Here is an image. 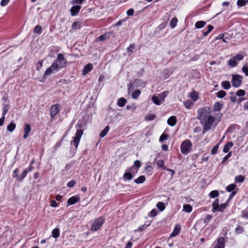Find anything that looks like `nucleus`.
<instances>
[{"label":"nucleus","instance_id":"nucleus-55","mask_svg":"<svg viewBox=\"0 0 248 248\" xmlns=\"http://www.w3.org/2000/svg\"><path fill=\"white\" fill-rule=\"evenodd\" d=\"M18 172H19L18 169H16L13 171V174L12 175L13 177L16 178L17 181H18V177L19 176V175H18Z\"/></svg>","mask_w":248,"mask_h":248},{"label":"nucleus","instance_id":"nucleus-5","mask_svg":"<svg viewBox=\"0 0 248 248\" xmlns=\"http://www.w3.org/2000/svg\"><path fill=\"white\" fill-rule=\"evenodd\" d=\"M105 218L103 217H100L95 219L92 224L91 230L93 232L99 230L104 223Z\"/></svg>","mask_w":248,"mask_h":248},{"label":"nucleus","instance_id":"nucleus-32","mask_svg":"<svg viewBox=\"0 0 248 248\" xmlns=\"http://www.w3.org/2000/svg\"><path fill=\"white\" fill-rule=\"evenodd\" d=\"M145 181V177L143 176H140L137 179L134 180V182L136 184H142Z\"/></svg>","mask_w":248,"mask_h":248},{"label":"nucleus","instance_id":"nucleus-3","mask_svg":"<svg viewBox=\"0 0 248 248\" xmlns=\"http://www.w3.org/2000/svg\"><path fill=\"white\" fill-rule=\"evenodd\" d=\"M58 67L60 70L61 69L64 68L67 65V61L65 59L62 53L58 54L56 60L53 62Z\"/></svg>","mask_w":248,"mask_h":248},{"label":"nucleus","instance_id":"nucleus-11","mask_svg":"<svg viewBox=\"0 0 248 248\" xmlns=\"http://www.w3.org/2000/svg\"><path fill=\"white\" fill-rule=\"evenodd\" d=\"M80 201V198L78 195H75L70 198L67 202V206L73 205Z\"/></svg>","mask_w":248,"mask_h":248},{"label":"nucleus","instance_id":"nucleus-25","mask_svg":"<svg viewBox=\"0 0 248 248\" xmlns=\"http://www.w3.org/2000/svg\"><path fill=\"white\" fill-rule=\"evenodd\" d=\"M126 103V100L124 97H121L118 100L117 104L120 107H123L125 106Z\"/></svg>","mask_w":248,"mask_h":248},{"label":"nucleus","instance_id":"nucleus-49","mask_svg":"<svg viewBox=\"0 0 248 248\" xmlns=\"http://www.w3.org/2000/svg\"><path fill=\"white\" fill-rule=\"evenodd\" d=\"M157 214V211L155 209L152 210L148 214V216L152 217H155Z\"/></svg>","mask_w":248,"mask_h":248},{"label":"nucleus","instance_id":"nucleus-26","mask_svg":"<svg viewBox=\"0 0 248 248\" xmlns=\"http://www.w3.org/2000/svg\"><path fill=\"white\" fill-rule=\"evenodd\" d=\"M16 127V124L13 122H11L10 124L7 126V130L10 132H12L14 131Z\"/></svg>","mask_w":248,"mask_h":248},{"label":"nucleus","instance_id":"nucleus-48","mask_svg":"<svg viewBox=\"0 0 248 248\" xmlns=\"http://www.w3.org/2000/svg\"><path fill=\"white\" fill-rule=\"evenodd\" d=\"M236 186L234 184H230L226 187V189L228 192L232 191L235 188Z\"/></svg>","mask_w":248,"mask_h":248},{"label":"nucleus","instance_id":"nucleus-46","mask_svg":"<svg viewBox=\"0 0 248 248\" xmlns=\"http://www.w3.org/2000/svg\"><path fill=\"white\" fill-rule=\"evenodd\" d=\"M227 206L228 203L227 202L223 204H221L220 205H219V208L218 209L217 211L222 212L227 207Z\"/></svg>","mask_w":248,"mask_h":248},{"label":"nucleus","instance_id":"nucleus-7","mask_svg":"<svg viewBox=\"0 0 248 248\" xmlns=\"http://www.w3.org/2000/svg\"><path fill=\"white\" fill-rule=\"evenodd\" d=\"M243 77L238 74H233L232 78V85L236 88L239 87L242 84Z\"/></svg>","mask_w":248,"mask_h":248},{"label":"nucleus","instance_id":"nucleus-44","mask_svg":"<svg viewBox=\"0 0 248 248\" xmlns=\"http://www.w3.org/2000/svg\"><path fill=\"white\" fill-rule=\"evenodd\" d=\"M9 106L8 105H4L2 108V116L5 117V115L7 113Z\"/></svg>","mask_w":248,"mask_h":248},{"label":"nucleus","instance_id":"nucleus-42","mask_svg":"<svg viewBox=\"0 0 248 248\" xmlns=\"http://www.w3.org/2000/svg\"><path fill=\"white\" fill-rule=\"evenodd\" d=\"M244 180H245L244 176H243L241 175H237L235 177V181L236 182H237V183H242L244 182Z\"/></svg>","mask_w":248,"mask_h":248},{"label":"nucleus","instance_id":"nucleus-35","mask_svg":"<svg viewBox=\"0 0 248 248\" xmlns=\"http://www.w3.org/2000/svg\"><path fill=\"white\" fill-rule=\"evenodd\" d=\"M42 28L41 26L36 25L34 28L33 32L35 34H40L42 32Z\"/></svg>","mask_w":248,"mask_h":248},{"label":"nucleus","instance_id":"nucleus-18","mask_svg":"<svg viewBox=\"0 0 248 248\" xmlns=\"http://www.w3.org/2000/svg\"><path fill=\"white\" fill-rule=\"evenodd\" d=\"M177 123V118L175 116H170L167 120L168 124L171 126H174Z\"/></svg>","mask_w":248,"mask_h":248},{"label":"nucleus","instance_id":"nucleus-60","mask_svg":"<svg viewBox=\"0 0 248 248\" xmlns=\"http://www.w3.org/2000/svg\"><path fill=\"white\" fill-rule=\"evenodd\" d=\"M212 217L211 215H207L205 216V219H204V222L206 224H207L208 222L212 219Z\"/></svg>","mask_w":248,"mask_h":248},{"label":"nucleus","instance_id":"nucleus-38","mask_svg":"<svg viewBox=\"0 0 248 248\" xmlns=\"http://www.w3.org/2000/svg\"><path fill=\"white\" fill-rule=\"evenodd\" d=\"M109 130V127L108 126H107L103 130V131L101 132L100 136L101 138L104 137L107 133L108 132Z\"/></svg>","mask_w":248,"mask_h":248},{"label":"nucleus","instance_id":"nucleus-34","mask_svg":"<svg viewBox=\"0 0 248 248\" xmlns=\"http://www.w3.org/2000/svg\"><path fill=\"white\" fill-rule=\"evenodd\" d=\"M156 165L157 167L159 168H161L162 170H166L167 168H166L164 166V162L163 160H159L156 162Z\"/></svg>","mask_w":248,"mask_h":248},{"label":"nucleus","instance_id":"nucleus-20","mask_svg":"<svg viewBox=\"0 0 248 248\" xmlns=\"http://www.w3.org/2000/svg\"><path fill=\"white\" fill-rule=\"evenodd\" d=\"M93 69V65L91 63L86 65L82 70V74L85 75L90 72Z\"/></svg>","mask_w":248,"mask_h":248},{"label":"nucleus","instance_id":"nucleus-16","mask_svg":"<svg viewBox=\"0 0 248 248\" xmlns=\"http://www.w3.org/2000/svg\"><path fill=\"white\" fill-rule=\"evenodd\" d=\"M80 9H81V6H80L79 5H75V6H72L70 9L71 16H75L76 15H77V14L78 13Z\"/></svg>","mask_w":248,"mask_h":248},{"label":"nucleus","instance_id":"nucleus-63","mask_svg":"<svg viewBox=\"0 0 248 248\" xmlns=\"http://www.w3.org/2000/svg\"><path fill=\"white\" fill-rule=\"evenodd\" d=\"M79 25L78 22H75L72 25V28L73 30H76L79 27Z\"/></svg>","mask_w":248,"mask_h":248},{"label":"nucleus","instance_id":"nucleus-31","mask_svg":"<svg viewBox=\"0 0 248 248\" xmlns=\"http://www.w3.org/2000/svg\"><path fill=\"white\" fill-rule=\"evenodd\" d=\"M177 22H178V20H177V18H176V17L172 18L170 22V28L172 29L174 28L177 26Z\"/></svg>","mask_w":248,"mask_h":248},{"label":"nucleus","instance_id":"nucleus-43","mask_svg":"<svg viewBox=\"0 0 248 248\" xmlns=\"http://www.w3.org/2000/svg\"><path fill=\"white\" fill-rule=\"evenodd\" d=\"M244 232L243 227L240 226H237L235 229V232L237 234H239L243 233Z\"/></svg>","mask_w":248,"mask_h":248},{"label":"nucleus","instance_id":"nucleus-51","mask_svg":"<svg viewBox=\"0 0 248 248\" xmlns=\"http://www.w3.org/2000/svg\"><path fill=\"white\" fill-rule=\"evenodd\" d=\"M139 81V80L136 79L134 80L133 84L132 83H130L129 86H128V93H129L132 90V89H131V88H132L133 87V84H136V85H138Z\"/></svg>","mask_w":248,"mask_h":248},{"label":"nucleus","instance_id":"nucleus-19","mask_svg":"<svg viewBox=\"0 0 248 248\" xmlns=\"http://www.w3.org/2000/svg\"><path fill=\"white\" fill-rule=\"evenodd\" d=\"M133 172H134V171H132L131 172H125L123 175V179L125 181L127 180H131L133 178V176L135 175L133 173Z\"/></svg>","mask_w":248,"mask_h":248},{"label":"nucleus","instance_id":"nucleus-21","mask_svg":"<svg viewBox=\"0 0 248 248\" xmlns=\"http://www.w3.org/2000/svg\"><path fill=\"white\" fill-rule=\"evenodd\" d=\"M183 104L187 109H190L194 105V102L190 100H186L183 101Z\"/></svg>","mask_w":248,"mask_h":248},{"label":"nucleus","instance_id":"nucleus-15","mask_svg":"<svg viewBox=\"0 0 248 248\" xmlns=\"http://www.w3.org/2000/svg\"><path fill=\"white\" fill-rule=\"evenodd\" d=\"M188 96L192 99V101L195 102L199 99V92L193 90L189 93Z\"/></svg>","mask_w":248,"mask_h":248},{"label":"nucleus","instance_id":"nucleus-29","mask_svg":"<svg viewBox=\"0 0 248 248\" xmlns=\"http://www.w3.org/2000/svg\"><path fill=\"white\" fill-rule=\"evenodd\" d=\"M60 234V231L59 229L55 228L53 229L52 231V236L55 238H57L59 237Z\"/></svg>","mask_w":248,"mask_h":248},{"label":"nucleus","instance_id":"nucleus-27","mask_svg":"<svg viewBox=\"0 0 248 248\" xmlns=\"http://www.w3.org/2000/svg\"><path fill=\"white\" fill-rule=\"evenodd\" d=\"M221 86L225 90H229L231 88L230 81L225 80L221 82Z\"/></svg>","mask_w":248,"mask_h":248},{"label":"nucleus","instance_id":"nucleus-36","mask_svg":"<svg viewBox=\"0 0 248 248\" xmlns=\"http://www.w3.org/2000/svg\"><path fill=\"white\" fill-rule=\"evenodd\" d=\"M155 118V115L154 114H147L145 116V120L146 121H153Z\"/></svg>","mask_w":248,"mask_h":248},{"label":"nucleus","instance_id":"nucleus-24","mask_svg":"<svg viewBox=\"0 0 248 248\" xmlns=\"http://www.w3.org/2000/svg\"><path fill=\"white\" fill-rule=\"evenodd\" d=\"M219 200L218 199H217L215 200L214 202L212 203V211L213 212H215L216 211H217L218 210V209L219 208Z\"/></svg>","mask_w":248,"mask_h":248},{"label":"nucleus","instance_id":"nucleus-56","mask_svg":"<svg viewBox=\"0 0 248 248\" xmlns=\"http://www.w3.org/2000/svg\"><path fill=\"white\" fill-rule=\"evenodd\" d=\"M86 1V0H72L71 2V3L72 4H82L83 2H84Z\"/></svg>","mask_w":248,"mask_h":248},{"label":"nucleus","instance_id":"nucleus-53","mask_svg":"<svg viewBox=\"0 0 248 248\" xmlns=\"http://www.w3.org/2000/svg\"><path fill=\"white\" fill-rule=\"evenodd\" d=\"M246 93V92L244 90H242V89H240V90H239L237 91L236 93V94L238 96H243L245 95Z\"/></svg>","mask_w":248,"mask_h":248},{"label":"nucleus","instance_id":"nucleus-8","mask_svg":"<svg viewBox=\"0 0 248 248\" xmlns=\"http://www.w3.org/2000/svg\"><path fill=\"white\" fill-rule=\"evenodd\" d=\"M213 248H224L225 246V239L223 237H218L212 245Z\"/></svg>","mask_w":248,"mask_h":248},{"label":"nucleus","instance_id":"nucleus-28","mask_svg":"<svg viewBox=\"0 0 248 248\" xmlns=\"http://www.w3.org/2000/svg\"><path fill=\"white\" fill-rule=\"evenodd\" d=\"M228 64L229 66L233 67L237 66L238 63L236 60L233 57L229 60L228 62Z\"/></svg>","mask_w":248,"mask_h":248},{"label":"nucleus","instance_id":"nucleus-17","mask_svg":"<svg viewBox=\"0 0 248 248\" xmlns=\"http://www.w3.org/2000/svg\"><path fill=\"white\" fill-rule=\"evenodd\" d=\"M141 166L140 161L139 160H136L134 162V165L131 167L130 169V170H134L133 171L134 172H133L134 175H135V174L138 172L139 169L140 168Z\"/></svg>","mask_w":248,"mask_h":248},{"label":"nucleus","instance_id":"nucleus-47","mask_svg":"<svg viewBox=\"0 0 248 248\" xmlns=\"http://www.w3.org/2000/svg\"><path fill=\"white\" fill-rule=\"evenodd\" d=\"M137 106L135 104H133L131 105H127L126 107V108L127 110H130L132 111H134L137 109Z\"/></svg>","mask_w":248,"mask_h":248},{"label":"nucleus","instance_id":"nucleus-2","mask_svg":"<svg viewBox=\"0 0 248 248\" xmlns=\"http://www.w3.org/2000/svg\"><path fill=\"white\" fill-rule=\"evenodd\" d=\"M168 94L169 92L168 91L163 92L159 93L157 96L153 95L152 97V100L155 105L159 106L164 102L165 98Z\"/></svg>","mask_w":248,"mask_h":248},{"label":"nucleus","instance_id":"nucleus-45","mask_svg":"<svg viewBox=\"0 0 248 248\" xmlns=\"http://www.w3.org/2000/svg\"><path fill=\"white\" fill-rule=\"evenodd\" d=\"M247 3L246 0H238L237 1V5L238 7H242L246 5Z\"/></svg>","mask_w":248,"mask_h":248},{"label":"nucleus","instance_id":"nucleus-64","mask_svg":"<svg viewBox=\"0 0 248 248\" xmlns=\"http://www.w3.org/2000/svg\"><path fill=\"white\" fill-rule=\"evenodd\" d=\"M242 71L246 76L248 77V68L247 67L243 66L242 68Z\"/></svg>","mask_w":248,"mask_h":248},{"label":"nucleus","instance_id":"nucleus-52","mask_svg":"<svg viewBox=\"0 0 248 248\" xmlns=\"http://www.w3.org/2000/svg\"><path fill=\"white\" fill-rule=\"evenodd\" d=\"M218 148H219L218 144H217V145H215V146H214L211 150V154L213 155L216 154L217 152Z\"/></svg>","mask_w":248,"mask_h":248},{"label":"nucleus","instance_id":"nucleus-57","mask_svg":"<svg viewBox=\"0 0 248 248\" xmlns=\"http://www.w3.org/2000/svg\"><path fill=\"white\" fill-rule=\"evenodd\" d=\"M107 39V35L106 33L105 34H104L103 35H101L100 36H99L97 39L100 41H104V40H105Z\"/></svg>","mask_w":248,"mask_h":248},{"label":"nucleus","instance_id":"nucleus-9","mask_svg":"<svg viewBox=\"0 0 248 248\" xmlns=\"http://www.w3.org/2000/svg\"><path fill=\"white\" fill-rule=\"evenodd\" d=\"M58 71H59V70L58 69V67L55 65V64L52 63L51 65L46 70L44 75V77L46 78L48 76L51 75L52 73L56 72Z\"/></svg>","mask_w":248,"mask_h":248},{"label":"nucleus","instance_id":"nucleus-10","mask_svg":"<svg viewBox=\"0 0 248 248\" xmlns=\"http://www.w3.org/2000/svg\"><path fill=\"white\" fill-rule=\"evenodd\" d=\"M61 106L59 104L53 105L50 108V115L51 118H53L60 111Z\"/></svg>","mask_w":248,"mask_h":248},{"label":"nucleus","instance_id":"nucleus-1","mask_svg":"<svg viewBox=\"0 0 248 248\" xmlns=\"http://www.w3.org/2000/svg\"><path fill=\"white\" fill-rule=\"evenodd\" d=\"M222 104L216 102L213 109L209 107L200 108L197 110V119L203 125L202 133L209 130L212 126H216L220 121L222 114L220 112Z\"/></svg>","mask_w":248,"mask_h":248},{"label":"nucleus","instance_id":"nucleus-40","mask_svg":"<svg viewBox=\"0 0 248 248\" xmlns=\"http://www.w3.org/2000/svg\"><path fill=\"white\" fill-rule=\"evenodd\" d=\"M219 195V193L217 190H213L211 191L209 194V196L211 198H215L217 197Z\"/></svg>","mask_w":248,"mask_h":248},{"label":"nucleus","instance_id":"nucleus-33","mask_svg":"<svg viewBox=\"0 0 248 248\" xmlns=\"http://www.w3.org/2000/svg\"><path fill=\"white\" fill-rule=\"evenodd\" d=\"M183 210L186 213H190L192 211V207L190 204H184Z\"/></svg>","mask_w":248,"mask_h":248},{"label":"nucleus","instance_id":"nucleus-23","mask_svg":"<svg viewBox=\"0 0 248 248\" xmlns=\"http://www.w3.org/2000/svg\"><path fill=\"white\" fill-rule=\"evenodd\" d=\"M214 29V27L211 25H208L206 28H205L203 31V35L204 36H206Z\"/></svg>","mask_w":248,"mask_h":248},{"label":"nucleus","instance_id":"nucleus-50","mask_svg":"<svg viewBox=\"0 0 248 248\" xmlns=\"http://www.w3.org/2000/svg\"><path fill=\"white\" fill-rule=\"evenodd\" d=\"M168 138V135L167 134L163 133L160 137L159 141L161 142H162L164 140H167Z\"/></svg>","mask_w":248,"mask_h":248},{"label":"nucleus","instance_id":"nucleus-58","mask_svg":"<svg viewBox=\"0 0 248 248\" xmlns=\"http://www.w3.org/2000/svg\"><path fill=\"white\" fill-rule=\"evenodd\" d=\"M135 49V45L134 44H131L129 46V47H127V50L129 52H132Z\"/></svg>","mask_w":248,"mask_h":248},{"label":"nucleus","instance_id":"nucleus-62","mask_svg":"<svg viewBox=\"0 0 248 248\" xmlns=\"http://www.w3.org/2000/svg\"><path fill=\"white\" fill-rule=\"evenodd\" d=\"M242 216L243 218L248 219V211L244 210L242 212Z\"/></svg>","mask_w":248,"mask_h":248},{"label":"nucleus","instance_id":"nucleus-22","mask_svg":"<svg viewBox=\"0 0 248 248\" xmlns=\"http://www.w3.org/2000/svg\"><path fill=\"white\" fill-rule=\"evenodd\" d=\"M233 143L232 141L229 142L224 146L223 152L225 153H228L230 149L233 146Z\"/></svg>","mask_w":248,"mask_h":248},{"label":"nucleus","instance_id":"nucleus-37","mask_svg":"<svg viewBox=\"0 0 248 248\" xmlns=\"http://www.w3.org/2000/svg\"><path fill=\"white\" fill-rule=\"evenodd\" d=\"M141 92L139 90H136L132 93V97L133 99H136L140 95Z\"/></svg>","mask_w":248,"mask_h":248},{"label":"nucleus","instance_id":"nucleus-54","mask_svg":"<svg viewBox=\"0 0 248 248\" xmlns=\"http://www.w3.org/2000/svg\"><path fill=\"white\" fill-rule=\"evenodd\" d=\"M233 58L236 60V61H241L244 58V56L240 54H237L236 55H235Z\"/></svg>","mask_w":248,"mask_h":248},{"label":"nucleus","instance_id":"nucleus-59","mask_svg":"<svg viewBox=\"0 0 248 248\" xmlns=\"http://www.w3.org/2000/svg\"><path fill=\"white\" fill-rule=\"evenodd\" d=\"M76 183L74 180H71L67 183V186L68 187H72L74 186Z\"/></svg>","mask_w":248,"mask_h":248},{"label":"nucleus","instance_id":"nucleus-12","mask_svg":"<svg viewBox=\"0 0 248 248\" xmlns=\"http://www.w3.org/2000/svg\"><path fill=\"white\" fill-rule=\"evenodd\" d=\"M32 167L31 165L29 166L28 168L25 169L23 172L18 177V181H22L25 177L26 176L28 172L31 171Z\"/></svg>","mask_w":248,"mask_h":248},{"label":"nucleus","instance_id":"nucleus-30","mask_svg":"<svg viewBox=\"0 0 248 248\" xmlns=\"http://www.w3.org/2000/svg\"><path fill=\"white\" fill-rule=\"evenodd\" d=\"M206 25V22L203 21H197L195 23V27L197 29H201L203 28Z\"/></svg>","mask_w":248,"mask_h":248},{"label":"nucleus","instance_id":"nucleus-41","mask_svg":"<svg viewBox=\"0 0 248 248\" xmlns=\"http://www.w3.org/2000/svg\"><path fill=\"white\" fill-rule=\"evenodd\" d=\"M226 93L225 91H222V90H220L217 93V97L219 98H223V97H224L226 96Z\"/></svg>","mask_w":248,"mask_h":248},{"label":"nucleus","instance_id":"nucleus-14","mask_svg":"<svg viewBox=\"0 0 248 248\" xmlns=\"http://www.w3.org/2000/svg\"><path fill=\"white\" fill-rule=\"evenodd\" d=\"M181 231V226L177 224L175 225L172 232L170 234V237H173L178 235Z\"/></svg>","mask_w":248,"mask_h":248},{"label":"nucleus","instance_id":"nucleus-61","mask_svg":"<svg viewBox=\"0 0 248 248\" xmlns=\"http://www.w3.org/2000/svg\"><path fill=\"white\" fill-rule=\"evenodd\" d=\"M43 61L40 60L37 62L36 65V69L37 70H39L43 66Z\"/></svg>","mask_w":248,"mask_h":248},{"label":"nucleus","instance_id":"nucleus-4","mask_svg":"<svg viewBox=\"0 0 248 248\" xmlns=\"http://www.w3.org/2000/svg\"><path fill=\"white\" fill-rule=\"evenodd\" d=\"M192 147L191 141L189 140H186L182 142L181 145V152L184 155H187L191 152Z\"/></svg>","mask_w":248,"mask_h":248},{"label":"nucleus","instance_id":"nucleus-6","mask_svg":"<svg viewBox=\"0 0 248 248\" xmlns=\"http://www.w3.org/2000/svg\"><path fill=\"white\" fill-rule=\"evenodd\" d=\"M83 134V131L81 129L77 130L76 135L74 137H73V140L71 141V145L74 146L76 148V151L78 147V144L79 143L80 139Z\"/></svg>","mask_w":248,"mask_h":248},{"label":"nucleus","instance_id":"nucleus-39","mask_svg":"<svg viewBox=\"0 0 248 248\" xmlns=\"http://www.w3.org/2000/svg\"><path fill=\"white\" fill-rule=\"evenodd\" d=\"M156 207L160 211H163L165 209V206L164 203L161 202H158L157 203Z\"/></svg>","mask_w":248,"mask_h":248},{"label":"nucleus","instance_id":"nucleus-13","mask_svg":"<svg viewBox=\"0 0 248 248\" xmlns=\"http://www.w3.org/2000/svg\"><path fill=\"white\" fill-rule=\"evenodd\" d=\"M24 135L23 139H26L29 136V134L31 131V125L29 124H26L24 125Z\"/></svg>","mask_w":248,"mask_h":248}]
</instances>
